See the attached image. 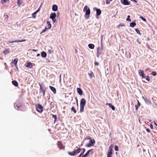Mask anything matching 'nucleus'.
<instances>
[{
  "mask_svg": "<svg viewBox=\"0 0 157 157\" xmlns=\"http://www.w3.org/2000/svg\"><path fill=\"white\" fill-rule=\"evenodd\" d=\"M22 1H18L17 2V5L19 7L22 3Z\"/></svg>",
  "mask_w": 157,
  "mask_h": 157,
  "instance_id": "nucleus-35",
  "label": "nucleus"
},
{
  "mask_svg": "<svg viewBox=\"0 0 157 157\" xmlns=\"http://www.w3.org/2000/svg\"><path fill=\"white\" fill-rule=\"evenodd\" d=\"M103 46L102 45H101V50H102V49H103Z\"/></svg>",
  "mask_w": 157,
  "mask_h": 157,
  "instance_id": "nucleus-54",
  "label": "nucleus"
},
{
  "mask_svg": "<svg viewBox=\"0 0 157 157\" xmlns=\"http://www.w3.org/2000/svg\"><path fill=\"white\" fill-rule=\"evenodd\" d=\"M135 30L136 32L138 34H140V30L137 29H135Z\"/></svg>",
  "mask_w": 157,
  "mask_h": 157,
  "instance_id": "nucleus-38",
  "label": "nucleus"
},
{
  "mask_svg": "<svg viewBox=\"0 0 157 157\" xmlns=\"http://www.w3.org/2000/svg\"><path fill=\"white\" fill-rule=\"evenodd\" d=\"M36 13H35V12H34L32 14V16L34 18H35L36 17Z\"/></svg>",
  "mask_w": 157,
  "mask_h": 157,
  "instance_id": "nucleus-44",
  "label": "nucleus"
},
{
  "mask_svg": "<svg viewBox=\"0 0 157 157\" xmlns=\"http://www.w3.org/2000/svg\"><path fill=\"white\" fill-rule=\"evenodd\" d=\"M139 75L140 76H142V77L143 78H145V76L144 75V73L143 71L141 70H139Z\"/></svg>",
  "mask_w": 157,
  "mask_h": 157,
  "instance_id": "nucleus-13",
  "label": "nucleus"
},
{
  "mask_svg": "<svg viewBox=\"0 0 157 157\" xmlns=\"http://www.w3.org/2000/svg\"><path fill=\"white\" fill-rule=\"evenodd\" d=\"M33 51H36V50H34Z\"/></svg>",
  "mask_w": 157,
  "mask_h": 157,
  "instance_id": "nucleus-59",
  "label": "nucleus"
},
{
  "mask_svg": "<svg viewBox=\"0 0 157 157\" xmlns=\"http://www.w3.org/2000/svg\"><path fill=\"white\" fill-rule=\"evenodd\" d=\"M135 2H137V1H133Z\"/></svg>",
  "mask_w": 157,
  "mask_h": 157,
  "instance_id": "nucleus-57",
  "label": "nucleus"
},
{
  "mask_svg": "<svg viewBox=\"0 0 157 157\" xmlns=\"http://www.w3.org/2000/svg\"><path fill=\"white\" fill-rule=\"evenodd\" d=\"M83 151L82 152H81V154H80V155L79 156V157H82V156H81L83 154H84V152L85 151V148L83 149Z\"/></svg>",
  "mask_w": 157,
  "mask_h": 157,
  "instance_id": "nucleus-32",
  "label": "nucleus"
},
{
  "mask_svg": "<svg viewBox=\"0 0 157 157\" xmlns=\"http://www.w3.org/2000/svg\"><path fill=\"white\" fill-rule=\"evenodd\" d=\"M47 24L48 25V28L49 29H50L51 28V25L49 21H48L47 22Z\"/></svg>",
  "mask_w": 157,
  "mask_h": 157,
  "instance_id": "nucleus-30",
  "label": "nucleus"
},
{
  "mask_svg": "<svg viewBox=\"0 0 157 157\" xmlns=\"http://www.w3.org/2000/svg\"><path fill=\"white\" fill-rule=\"evenodd\" d=\"M18 61V59L17 58H15L13 61H12V63L13 64H14L15 65H17V64Z\"/></svg>",
  "mask_w": 157,
  "mask_h": 157,
  "instance_id": "nucleus-21",
  "label": "nucleus"
},
{
  "mask_svg": "<svg viewBox=\"0 0 157 157\" xmlns=\"http://www.w3.org/2000/svg\"><path fill=\"white\" fill-rule=\"evenodd\" d=\"M84 106L80 105V111L81 113H82L84 111Z\"/></svg>",
  "mask_w": 157,
  "mask_h": 157,
  "instance_id": "nucleus-27",
  "label": "nucleus"
},
{
  "mask_svg": "<svg viewBox=\"0 0 157 157\" xmlns=\"http://www.w3.org/2000/svg\"><path fill=\"white\" fill-rule=\"evenodd\" d=\"M39 85L40 87V90L43 93V96H44L45 95V90L40 84H39Z\"/></svg>",
  "mask_w": 157,
  "mask_h": 157,
  "instance_id": "nucleus-9",
  "label": "nucleus"
},
{
  "mask_svg": "<svg viewBox=\"0 0 157 157\" xmlns=\"http://www.w3.org/2000/svg\"><path fill=\"white\" fill-rule=\"evenodd\" d=\"M149 122H151V120H149Z\"/></svg>",
  "mask_w": 157,
  "mask_h": 157,
  "instance_id": "nucleus-56",
  "label": "nucleus"
},
{
  "mask_svg": "<svg viewBox=\"0 0 157 157\" xmlns=\"http://www.w3.org/2000/svg\"><path fill=\"white\" fill-rule=\"evenodd\" d=\"M88 139H90V141L86 145V147H90L94 145V144H95V141L93 139H91L90 138V137L89 136V138H88Z\"/></svg>",
  "mask_w": 157,
  "mask_h": 157,
  "instance_id": "nucleus-5",
  "label": "nucleus"
},
{
  "mask_svg": "<svg viewBox=\"0 0 157 157\" xmlns=\"http://www.w3.org/2000/svg\"><path fill=\"white\" fill-rule=\"evenodd\" d=\"M86 104V101L85 99L82 98L81 99L80 103V105L85 106Z\"/></svg>",
  "mask_w": 157,
  "mask_h": 157,
  "instance_id": "nucleus-11",
  "label": "nucleus"
},
{
  "mask_svg": "<svg viewBox=\"0 0 157 157\" xmlns=\"http://www.w3.org/2000/svg\"><path fill=\"white\" fill-rule=\"evenodd\" d=\"M71 111H73L75 113H76V110L75 109L74 107L73 106L71 108Z\"/></svg>",
  "mask_w": 157,
  "mask_h": 157,
  "instance_id": "nucleus-33",
  "label": "nucleus"
},
{
  "mask_svg": "<svg viewBox=\"0 0 157 157\" xmlns=\"http://www.w3.org/2000/svg\"><path fill=\"white\" fill-rule=\"evenodd\" d=\"M115 150L116 151H118L119 150L118 147L116 145L115 147Z\"/></svg>",
  "mask_w": 157,
  "mask_h": 157,
  "instance_id": "nucleus-40",
  "label": "nucleus"
},
{
  "mask_svg": "<svg viewBox=\"0 0 157 157\" xmlns=\"http://www.w3.org/2000/svg\"><path fill=\"white\" fill-rule=\"evenodd\" d=\"M77 91L78 93V94L80 95H81L82 94L83 92H82V90L80 88H78L77 89Z\"/></svg>",
  "mask_w": 157,
  "mask_h": 157,
  "instance_id": "nucleus-19",
  "label": "nucleus"
},
{
  "mask_svg": "<svg viewBox=\"0 0 157 157\" xmlns=\"http://www.w3.org/2000/svg\"><path fill=\"white\" fill-rule=\"evenodd\" d=\"M49 88L52 91L54 94H55L56 93V89L53 87L51 86H49Z\"/></svg>",
  "mask_w": 157,
  "mask_h": 157,
  "instance_id": "nucleus-18",
  "label": "nucleus"
},
{
  "mask_svg": "<svg viewBox=\"0 0 157 157\" xmlns=\"http://www.w3.org/2000/svg\"><path fill=\"white\" fill-rule=\"evenodd\" d=\"M36 110L39 113H41L43 110V107L40 104H36Z\"/></svg>",
  "mask_w": 157,
  "mask_h": 157,
  "instance_id": "nucleus-2",
  "label": "nucleus"
},
{
  "mask_svg": "<svg viewBox=\"0 0 157 157\" xmlns=\"http://www.w3.org/2000/svg\"><path fill=\"white\" fill-rule=\"evenodd\" d=\"M48 29H49L48 28L45 27V29L41 31V33L45 32L46 30H47Z\"/></svg>",
  "mask_w": 157,
  "mask_h": 157,
  "instance_id": "nucleus-34",
  "label": "nucleus"
},
{
  "mask_svg": "<svg viewBox=\"0 0 157 157\" xmlns=\"http://www.w3.org/2000/svg\"><path fill=\"white\" fill-rule=\"evenodd\" d=\"M122 3L124 5H129L130 4V2H128V1H121Z\"/></svg>",
  "mask_w": 157,
  "mask_h": 157,
  "instance_id": "nucleus-14",
  "label": "nucleus"
},
{
  "mask_svg": "<svg viewBox=\"0 0 157 157\" xmlns=\"http://www.w3.org/2000/svg\"><path fill=\"white\" fill-rule=\"evenodd\" d=\"M8 42L10 43H13L17 42V41H16V40H15V41H9Z\"/></svg>",
  "mask_w": 157,
  "mask_h": 157,
  "instance_id": "nucleus-46",
  "label": "nucleus"
},
{
  "mask_svg": "<svg viewBox=\"0 0 157 157\" xmlns=\"http://www.w3.org/2000/svg\"><path fill=\"white\" fill-rule=\"evenodd\" d=\"M83 11L84 12H85L86 15L89 16L90 13V10L87 6L86 5L85 6Z\"/></svg>",
  "mask_w": 157,
  "mask_h": 157,
  "instance_id": "nucleus-4",
  "label": "nucleus"
},
{
  "mask_svg": "<svg viewBox=\"0 0 157 157\" xmlns=\"http://www.w3.org/2000/svg\"><path fill=\"white\" fill-rule=\"evenodd\" d=\"M26 41L25 40H16L17 42H22L24 41Z\"/></svg>",
  "mask_w": 157,
  "mask_h": 157,
  "instance_id": "nucleus-41",
  "label": "nucleus"
},
{
  "mask_svg": "<svg viewBox=\"0 0 157 157\" xmlns=\"http://www.w3.org/2000/svg\"><path fill=\"white\" fill-rule=\"evenodd\" d=\"M52 117L54 118L55 119V122L56 120L57 119V117L55 115H54V114L52 115Z\"/></svg>",
  "mask_w": 157,
  "mask_h": 157,
  "instance_id": "nucleus-36",
  "label": "nucleus"
},
{
  "mask_svg": "<svg viewBox=\"0 0 157 157\" xmlns=\"http://www.w3.org/2000/svg\"><path fill=\"white\" fill-rule=\"evenodd\" d=\"M106 105H108L113 110H115V107L112 105V104L111 103H107L106 104Z\"/></svg>",
  "mask_w": 157,
  "mask_h": 157,
  "instance_id": "nucleus-15",
  "label": "nucleus"
},
{
  "mask_svg": "<svg viewBox=\"0 0 157 157\" xmlns=\"http://www.w3.org/2000/svg\"><path fill=\"white\" fill-rule=\"evenodd\" d=\"M25 66L27 67L30 68H32L33 67L32 64L31 62H29L25 64Z\"/></svg>",
  "mask_w": 157,
  "mask_h": 157,
  "instance_id": "nucleus-16",
  "label": "nucleus"
},
{
  "mask_svg": "<svg viewBox=\"0 0 157 157\" xmlns=\"http://www.w3.org/2000/svg\"><path fill=\"white\" fill-rule=\"evenodd\" d=\"M150 126L151 129H153V126L152 124H150Z\"/></svg>",
  "mask_w": 157,
  "mask_h": 157,
  "instance_id": "nucleus-50",
  "label": "nucleus"
},
{
  "mask_svg": "<svg viewBox=\"0 0 157 157\" xmlns=\"http://www.w3.org/2000/svg\"><path fill=\"white\" fill-rule=\"evenodd\" d=\"M13 84L15 86H18V83L15 80L13 81L12 82Z\"/></svg>",
  "mask_w": 157,
  "mask_h": 157,
  "instance_id": "nucleus-22",
  "label": "nucleus"
},
{
  "mask_svg": "<svg viewBox=\"0 0 157 157\" xmlns=\"http://www.w3.org/2000/svg\"><path fill=\"white\" fill-rule=\"evenodd\" d=\"M41 56L42 57L45 58L47 54L45 52H43L41 53Z\"/></svg>",
  "mask_w": 157,
  "mask_h": 157,
  "instance_id": "nucleus-26",
  "label": "nucleus"
},
{
  "mask_svg": "<svg viewBox=\"0 0 157 157\" xmlns=\"http://www.w3.org/2000/svg\"><path fill=\"white\" fill-rule=\"evenodd\" d=\"M3 1V2H2V3H4L6 2V1H5V0H4V1Z\"/></svg>",
  "mask_w": 157,
  "mask_h": 157,
  "instance_id": "nucleus-52",
  "label": "nucleus"
},
{
  "mask_svg": "<svg viewBox=\"0 0 157 157\" xmlns=\"http://www.w3.org/2000/svg\"><path fill=\"white\" fill-rule=\"evenodd\" d=\"M41 7V6H40L39 8L35 12V13H37L38 12H39V11L40 10V8Z\"/></svg>",
  "mask_w": 157,
  "mask_h": 157,
  "instance_id": "nucleus-42",
  "label": "nucleus"
},
{
  "mask_svg": "<svg viewBox=\"0 0 157 157\" xmlns=\"http://www.w3.org/2000/svg\"><path fill=\"white\" fill-rule=\"evenodd\" d=\"M56 16V14L55 13H53L50 15V18L54 22H55L56 21L55 19Z\"/></svg>",
  "mask_w": 157,
  "mask_h": 157,
  "instance_id": "nucleus-6",
  "label": "nucleus"
},
{
  "mask_svg": "<svg viewBox=\"0 0 157 157\" xmlns=\"http://www.w3.org/2000/svg\"><path fill=\"white\" fill-rule=\"evenodd\" d=\"M103 37V35L101 36V43H102V42Z\"/></svg>",
  "mask_w": 157,
  "mask_h": 157,
  "instance_id": "nucleus-51",
  "label": "nucleus"
},
{
  "mask_svg": "<svg viewBox=\"0 0 157 157\" xmlns=\"http://www.w3.org/2000/svg\"><path fill=\"white\" fill-rule=\"evenodd\" d=\"M97 57H99L101 54V50H100L99 47H98L97 48Z\"/></svg>",
  "mask_w": 157,
  "mask_h": 157,
  "instance_id": "nucleus-10",
  "label": "nucleus"
},
{
  "mask_svg": "<svg viewBox=\"0 0 157 157\" xmlns=\"http://www.w3.org/2000/svg\"><path fill=\"white\" fill-rule=\"evenodd\" d=\"M88 75H90V78H91L92 77L94 76V73L91 71H90V73H89Z\"/></svg>",
  "mask_w": 157,
  "mask_h": 157,
  "instance_id": "nucleus-28",
  "label": "nucleus"
},
{
  "mask_svg": "<svg viewBox=\"0 0 157 157\" xmlns=\"http://www.w3.org/2000/svg\"><path fill=\"white\" fill-rule=\"evenodd\" d=\"M88 46L89 48L91 49H93L94 48V45L93 44H88Z\"/></svg>",
  "mask_w": 157,
  "mask_h": 157,
  "instance_id": "nucleus-24",
  "label": "nucleus"
},
{
  "mask_svg": "<svg viewBox=\"0 0 157 157\" xmlns=\"http://www.w3.org/2000/svg\"><path fill=\"white\" fill-rule=\"evenodd\" d=\"M146 79L148 81H149V80H150V79L149 78V77L148 76H146Z\"/></svg>",
  "mask_w": 157,
  "mask_h": 157,
  "instance_id": "nucleus-45",
  "label": "nucleus"
},
{
  "mask_svg": "<svg viewBox=\"0 0 157 157\" xmlns=\"http://www.w3.org/2000/svg\"><path fill=\"white\" fill-rule=\"evenodd\" d=\"M130 16L129 15H128L127 17V18L126 19V20L127 21H131V20L130 19Z\"/></svg>",
  "mask_w": 157,
  "mask_h": 157,
  "instance_id": "nucleus-37",
  "label": "nucleus"
},
{
  "mask_svg": "<svg viewBox=\"0 0 157 157\" xmlns=\"http://www.w3.org/2000/svg\"><path fill=\"white\" fill-rule=\"evenodd\" d=\"M57 145L58 147L60 149H61L64 148V147L61 141H58L57 142Z\"/></svg>",
  "mask_w": 157,
  "mask_h": 157,
  "instance_id": "nucleus-7",
  "label": "nucleus"
},
{
  "mask_svg": "<svg viewBox=\"0 0 157 157\" xmlns=\"http://www.w3.org/2000/svg\"><path fill=\"white\" fill-rule=\"evenodd\" d=\"M91 151V150H89L86 152L82 156V157H86L89 154V152Z\"/></svg>",
  "mask_w": 157,
  "mask_h": 157,
  "instance_id": "nucleus-23",
  "label": "nucleus"
},
{
  "mask_svg": "<svg viewBox=\"0 0 157 157\" xmlns=\"http://www.w3.org/2000/svg\"><path fill=\"white\" fill-rule=\"evenodd\" d=\"M146 131L148 132H150V129L149 128H147L146 129Z\"/></svg>",
  "mask_w": 157,
  "mask_h": 157,
  "instance_id": "nucleus-48",
  "label": "nucleus"
},
{
  "mask_svg": "<svg viewBox=\"0 0 157 157\" xmlns=\"http://www.w3.org/2000/svg\"><path fill=\"white\" fill-rule=\"evenodd\" d=\"M140 18L143 21H146V19L145 18H144L143 17H142V16H140Z\"/></svg>",
  "mask_w": 157,
  "mask_h": 157,
  "instance_id": "nucleus-39",
  "label": "nucleus"
},
{
  "mask_svg": "<svg viewBox=\"0 0 157 157\" xmlns=\"http://www.w3.org/2000/svg\"><path fill=\"white\" fill-rule=\"evenodd\" d=\"M154 124H155V125H156V126H157V124L155 122V121L154 122Z\"/></svg>",
  "mask_w": 157,
  "mask_h": 157,
  "instance_id": "nucleus-53",
  "label": "nucleus"
},
{
  "mask_svg": "<svg viewBox=\"0 0 157 157\" xmlns=\"http://www.w3.org/2000/svg\"><path fill=\"white\" fill-rule=\"evenodd\" d=\"M113 146L112 144L109 147V149L108 151L107 157H111L113 154Z\"/></svg>",
  "mask_w": 157,
  "mask_h": 157,
  "instance_id": "nucleus-3",
  "label": "nucleus"
},
{
  "mask_svg": "<svg viewBox=\"0 0 157 157\" xmlns=\"http://www.w3.org/2000/svg\"><path fill=\"white\" fill-rule=\"evenodd\" d=\"M151 74L153 76H155L156 75V73L155 72L153 71L151 73Z\"/></svg>",
  "mask_w": 157,
  "mask_h": 157,
  "instance_id": "nucleus-43",
  "label": "nucleus"
},
{
  "mask_svg": "<svg viewBox=\"0 0 157 157\" xmlns=\"http://www.w3.org/2000/svg\"><path fill=\"white\" fill-rule=\"evenodd\" d=\"M9 49H7L6 48H5L3 51V53L5 54H7V53H9L10 51L9 50Z\"/></svg>",
  "mask_w": 157,
  "mask_h": 157,
  "instance_id": "nucleus-25",
  "label": "nucleus"
},
{
  "mask_svg": "<svg viewBox=\"0 0 157 157\" xmlns=\"http://www.w3.org/2000/svg\"><path fill=\"white\" fill-rule=\"evenodd\" d=\"M15 105L16 106L17 109H19L22 106V104L20 102H18L16 103Z\"/></svg>",
  "mask_w": 157,
  "mask_h": 157,
  "instance_id": "nucleus-12",
  "label": "nucleus"
},
{
  "mask_svg": "<svg viewBox=\"0 0 157 157\" xmlns=\"http://www.w3.org/2000/svg\"><path fill=\"white\" fill-rule=\"evenodd\" d=\"M143 99L144 100L145 103L147 104H151V102L150 100L145 98L143 97Z\"/></svg>",
  "mask_w": 157,
  "mask_h": 157,
  "instance_id": "nucleus-17",
  "label": "nucleus"
},
{
  "mask_svg": "<svg viewBox=\"0 0 157 157\" xmlns=\"http://www.w3.org/2000/svg\"><path fill=\"white\" fill-rule=\"evenodd\" d=\"M81 149L80 148H78L77 149H74L72 152H68V153L71 156H74L78 154L80 152Z\"/></svg>",
  "mask_w": 157,
  "mask_h": 157,
  "instance_id": "nucleus-1",
  "label": "nucleus"
},
{
  "mask_svg": "<svg viewBox=\"0 0 157 157\" xmlns=\"http://www.w3.org/2000/svg\"><path fill=\"white\" fill-rule=\"evenodd\" d=\"M40 56V55L39 54H37V56Z\"/></svg>",
  "mask_w": 157,
  "mask_h": 157,
  "instance_id": "nucleus-55",
  "label": "nucleus"
},
{
  "mask_svg": "<svg viewBox=\"0 0 157 157\" xmlns=\"http://www.w3.org/2000/svg\"><path fill=\"white\" fill-rule=\"evenodd\" d=\"M58 9V7L56 5H53L52 7V10L53 11H56Z\"/></svg>",
  "mask_w": 157,
  "mask_h": 157,
  "instance_id": "nucleus-20",
  "label": "nucleus"
},
{
  "mask_svg": "<svg viewBox=\"0 0 157 157\" xmlns=\"http://www.w3.org/2000/svg\"><path fill=\"white\" fill-rule=\"evenodd\" d=\"M106 3L107 4H109L110 3V1H106Z\"/></svg>",
  "mask_w": 157,
  "mask_h": 157,
  "instance_id": "nucleus-47",
  "label": "nucleus"
},
{
  "mask_svg": "<svg viewBox=\"0 0 157 157\" xmlns=\"http://www.w3.org/2000/svg\"><path fill=\"white\" fill-rule=\"evenodd\" d=\"M138 102L137 105H136L135 106L136 110H137L138 109V108L140 106V103L138 101Z\"/></svg>",
  "mask_w": 157,
  "mask_h": 157,
  "instance_id": "nucleus-31",
  "label": "nucleus"
},
{
  "mask_svg": "<svg viewBox=\"0 0 157 157\" xmlns=\"http://www.w3.org/2000/svg\"><path fill=\"white\" fill-rule=\"evenodd\" d=\"M94 10H96V15L97 16H99L101 14V12L100 9H97L95 7L94 8Z\"/></svg>",
  "mask_w": 157,
  "mask_h": 157,
  "instance_id": "nucleus-8",
  "label": "nucleus"
},
{
  "mask_svg": "<svg viewBox=\"0 0 157 157\" xmlns=\"http://www.w3.org/2000/svg\"><path fill=\"white\" fill-rule=\"evenodd\" d=\"M118 26H122V25H118Z\"/></svg>",
  "mask_w": 157,
  "mask_h": 157,
  "instance_id": "nucleus-58",
  "label": "nucleus"
},
{
  "mask_svg": "<svg viewBox=\"0 0 157 157\" xmlns=\"http://www.w3.org/2000/svg\"><path fill=\"white\" fill-rule=\"evenodd\" d=\"M94 64L95 65H99V63L98 62H95L94 63Z\"/></svg>",
  "mask_w": 157,
  "mask_h": 157,
  "instance_id": "nucleus-49",
  "label": "nucleus"
},
{
  "mask_svg": "<svg viewBox=\"0 0 157 157\" xmlns=\"http://www.w3.org/2000/svg\"><path fill=\"white\" fill-rule=\"evenodd\" d=\"M136 25V23L135 22H132L130 24V26L131 27H133Z\"/></svg>",
  "mask_w": 157,
  "mask_h": 157,
  "instance_id": "nucleus-29",
  "label": "nucleus"
}]
</instances>
